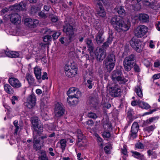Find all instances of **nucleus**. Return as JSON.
Wrapping results in <instances>:
<instances>
[{
	"label": "nucleus",
	"mask_w": 160,
	"mask_h": 160,
	"mask_svg": "<svg viewBox=\"0 0 160 160\" xmlns=\"http://www.w3.org/2000/svg\"><path fill=\"white\" fill-rule=\"evenodd\" d=\"M63 31L66 34L65 41L67 43H69L74 40L75 35L74 32L73 28L67 21L65 22V24L63 26Z\"/></svg>",
	"instance_id": "1"
},
{
	"label": "nucleus",
	"mask_w": 160,
	"mask_h": 160,
	"mask_svg": "<svg viewBox=\"0 0 160 160\" xmlns=\"http://www.w3.org/2000/svg\"><path fill=\"white\" fill-rule=\"evenodd\" d=\"M52 37L51 35H46L43 38V40L44 42H46L51 41Z\"/></svg>",
	"instance_id": "46"
},
{
	"label": "nucleus",
	"mask_w": 160,
	"mask_h": 160,
	"mask_svg": "<svg viewBox=\"0 0 160 160\" xmlns=\"http://www.w3.org/2000/svg\"><path fill=\"white\" fill-rule=\"evenodd\" d=\"M34 73L36 78L38 80L41 78V69L38 67H36L34 69Z\"/></svg>",
	"instance_id": "27"
},
{
	"label": "nucleus",
	"mask_w": 160,
	"mask_h": 160,
	"mask_svg": "<svg viewBox=\"0 0 160 160\" xmlns=\"http://www.w3.org/2000/svg\"><path fill=\"white\" fill-rule=\"evenodd\" d=\"M78 142H80L84 138V136L83 134L80 129H78L77 131Z\"/></svg>",
	"instance_id": "35"
},
{
	"label": "nucleus",
	"mask_w": 160,
	"mask_h": 160,
	"mask_svg": "<svg viewBox=\"0 0 160 160\" xmlns=\"http://www.w3.org/2000/svg\"><path fill=\"white\" fill-rule=\"evenodd\" d=\"M38 16H39L40 17L43 18H47V16L46 14L44 13V12L41 11L38 13Z\"/></svg>",
	"instance_id": "54"
},
{
	"label": "nucleus",
	"mask_w": 160,
	"mask_h": 160,
	"mask_svg": "<svg viewBox=\"0 0 160 160\" xmlns=\"http://www.w3.org/2000/svg\"><path fill=\"white\" fill-rule=\"evenodd\" d=\"M25 78L29 84H32L34 82V79L32 75L30 74L27 73Z\"/></svg>",
	"instance_id": "36"
},
{
	"label": "nucleus",
	"mask_w": 160,
	"mask_h": 160,
	"mask_svg": "<svg viewBox=\"0 0 160 160\" xmlns=\"http://www.w3.org/2000/svg\"><path fill=\"white\" fill-rule=\"evenodd\" d=\"M135 147L138 149H143L144 148V146L141 142H139L136 143Z\"/></svg>",
	"instance_id": "48"
},
{
	"label": "nucleus",
	"mask_w": 160,
	"mask_h": 160,
	"mask_svg": "<svg viewBox=\"0 0 160 160\" xmlns=\"http://www.w3.org/2000/svg\"><path fill=\"white\" fill-rule=\"evenodd\" d=\"M85 123L88 125L92 126L94 124V122L92 120H90L85 122Z\"/></svg>",
	"instance_id": "58"
},
{
	"label": "nucleus",
	"mask_w": 160,
	"mask_h": 160,
	"mask_svg": "<svg viewBox=\"0 0 160 160\" xmlns=\"http://www.w3.org/2000/svg\"><path fill=\"white\" fill-rule=\"evenodd\" d=\"M116 58L113 53H110L108 54L103 63L105 67L108 71L110 72L114 67L116 61Z\"/></svg>",
	"instance_id": "3"
},
{
	"label": "nucleus",
	"mask_w": 160,
	"mask_h": 160,
	"mask_svg": "<svg viewBox=\"0 0 160 160\" xmlns=\"http://www.w3.org/2000/svg\"><path fill=\"white\" fill-rule=\"evenodd\" d=\"M97 100L95 98H91L90 102L91 103L93 104L94 105H95L97 103Z\"/></svg>",
	"instance_id": "60"
},
{
	"label": "nucleus",
	"mask_w": 160,
	"mask_h": 160,
	"mask_svg": "<svg viewBox=\"0 0 160 160\" xmlns=\"http://www.w3.org/2000/svg\"><path fill=\"white\" fill-rule=\"evenodd\" d=\"M138 159L140 160H146L144 155L140 153V155L137 157Z\"/></svg>",
	"instance_id": "55"
},
{
	"label": "nucleus",
	"mask_w": 160,
	"mask_h": 160,
	"mask_svg": "<svg viewBox=\"0 0 160 160\" xmlns=\"http://www.w3.org/2000/svg\"><path fill=\"white\" fill-rule=\"evenodd\" d=\"M135 54H132L125 58L123 61V64L126 71H130L136 59Z\"/></svg>",
	"instance_id": "4"
},
{
	"label": "nucleus",
	"mask_w": 160,
	"mask_h": 160,
	"mask_svg": "<svg viewBox=\"0 0 160 160\" xmlns=\"http://www.w3.org/2000/svg\"><path fill=\"white\" fill-rule=\"evenodd\" d=\"M40 10V8L38 7L35 5H32L31 7L30 12L32 14H34Z\"/></svg>",
	"instance_id": "39"
},
{
	"label": "nucleus",
	"mask_w": 160,
	"mask_h": 160,
	"mask_svg": "<svg viewBox=\"0 0 160 160\" xmlns=\"http://www.w3.org/2000/svg\"><path fill=\"white\" fill-rule=\"evenodd\" d=\"M96 4V10L97 14L99 16L102 17H104L106 15V12L101 2H103V0H94Z\"/></svg>",
	"instance_id": "7"
},
{
	"label": "nucleus",
	"mask_w": 160,
	"mask_h": 160,
	"mask_svg": "<svg viewBox=\"0 0 160 160\" xmlns=\"http://www.w3.org/2000/svg\"><path fill=\"white\" fill-rule=\"evenodd\" d=\"M85 42L90 52H92L94 49V46L92 41L89 39H87Z\"/></svg>",
	"instance_id": "28"
},
{
	"label": "nucleus",
	"mask_w": 160,
	"mask_h": 160,
	"mask_svg": "<svg viewBox=\"0 0 160 160\" xmlns=\"http://www.w3.org/2000/svg\"><path fill=\"white\" fill-rule=\"evenodd\" d=\"M134 91L137 93V95L139 97L142 98V92L140 86H136L135 88Z\"/></svg>",
	"instance_id": "34"
},
{
	"label": "nucleus",
	"mask_w": 160,
	"mask_h": 160,
	"mask_svg": "<svg viewBox=\"0 0 160 160\" xmlns=\"http://www.w3.org/2000/svg\"><path fill=\"white\" fill-rule=\"evenodd\" d=\"M8 82L13 87L18 88L21 86L22 84L19 80L14 78H11L9 79Z\"/></svg>",
	"instance_id": "21"
},
{
	"label": "nucleus",
	"mask_w": 160,
	"mask_h": 160,
	"mask_svg": "<svg viewBox=\"0 0 160 160\" xmlns=\"http://www.w3.org/2000/svg\"><path fill=\"white\" fill-rule=\"evenodd\" d=\"M130 43L132 48L137 52H140L142 51V42L138 39L133 38L130 41Z\"/></svg>",
	"instance_id": "8"
},
{
	"label": "nucleus",
	"mask_w": 160,
	"mask_h": 160,
	"mask_svg": "<svg viewBox=\"0 0 160 160\" xmlns=\"http://www.w3.org/2000/svg\"><path fill=\"white\" fill-rule=\"evenodd\" d=\"M115 11L118 14L123 15L125 13V11L123 8L122 6H117L115 9Z\"/></svg>",
	"instance_id": "32"
},
{
	"label": "nucleus",
	"mask_w": 160,
	"mask_h": 160,
	"mask_svg": "<svg viewBox=\"0 0 160 160\" xmlns=\"http://www.w3.org/2000/svg\"><path fill=\"white\" fill-rule=\"evenodd\" d=\"M13 124L15 127L16 128V129H15V132L14 133V134L17 135V134L18 132V131L19 129V127L18 125V121L17 120L14 121L13 122Z\"/></svg>",
	"instance_id": "44"
},
{
	"label": "nucleus",
	"mask_w": 160,
	"mask_h": 160,
	"mask_svg": "<svg viewBox=\"0 0 160 160\" xmlns=\"http://www.w3.org/2000/svg\"><path fill=\"white\" fill-rule=\"evenodd\" d=\"M95 55L97 60L99 61L103 60L106 56L105 49L101 48H97L95 52Z\"/></svg>",
	"instance_id": "9"
},
{
	"label": "nucleus",
	"mask_w": 160,
	"mask_h": 160,
	"mask_svg": "<svg viewBox=\"0 0 160 160\" xmlns=\"http://www.w3.org/2000/svg\"><path fill=\"white\" fill-rule=\"evenodd\" d=\"M139 106L142 108L146 109L149 108L150 107L148 104L141 101L139 103Z\"/></svg>",
	"instance_id": "38"
},
{
	"label": "nucleus",
	"mask_w": 160,
	"mask_h": 160,
	"mask_svg": "<svg viewBox=\"0 0 160 160\" xmlns=\"http://www.w3.org/2000/svg\"><path fill=\"white\" fill-rule=\"evenodd\" d=\"M39 136L38 134L33 135V148L36 151L42 148V146L40 144V140L39 138H38V136Z\"/></svg>",
	"instance_id": "20"
},
{
	"label": "nucleus",
	"mask_w": 160,
	"mask_h": 160,
	"mask_svg": "<svg viewBox=\"0 0 160 160\" xmlns=\"http://www.w3.org/2000/svg\"><path fill=\"white\" fill-rule=\"evenodd\" d=\"M49 97L48 96L45 97L42 101V102L40 104V107L41 108H43L44 105L47 103L48 102L49 100Z\"/></svg>",
	"instance_id": "40"
},
{
	"label": "nucleus",
	"mask_w": 160,
	"mask_h": 160,
	"mask_svg": "<svg viewBox=\"0 0 160 160\" xmlns=\"http://www.w3.org/2000/svg\"><path fill=\"white\" fill-rule=\"evenodd\" d=\"M139 125L138 123L134 122L132 124L131 130L130 138L134 139L137 137V133L138 130Z\"/></svg>",
	"instance_id": "16"
},
{
	"label": "nucleus",
	"mask_w": 160,
	"mask_h": 160,
	"mask_svg": "<svg viewBox=\"0 0 160 160\" xmlns=\"http://www.w3.org/2000/svg\"><path fill=\"white\" fill-rule=\"evenodd\" d=\"M133 69L135 72H139L141 71L140 67L137 64H135L134 65Z\"/></svg>",
	"instance_id": "47"
},
{
	"label": "nucleus",
	"mask_w": 160,
	"mask_h": 160,
	"mask_svg": "<svg viewBox=\"0 0 160 160\" xmlns=\"http://www.w3.org/2000/svg\"><path fill=\"white\" fill-rule=\"evenodd\" d=\"M65 109L61 103H58L56 104L54 109L55 116L58 118L62 116L64 113Z\"/></svg>",
	"instance_id": "10"
},
{
	"label": "nucleus",
	"mask_w": 160,
	"mask_h": 160,
	"mask_svg": "<svg viewBox=\"0 0 160 160\" xmlns=\"http://www.w3.org/2000/svg\"><path fill=\"white\" fill-rule=\"evenodd\" d=\"M103 33L102 31H99L96 36L95 40L98 44H100L104 42V39L102 37Z\"/></svg>",
	"instance_id": "22"
},
{
	"label": "nucleus",
	"mask_w": 160,
	"mask_h": 160,
	"mask_svg": "<svg viewBox=\"0 0 160 160\" xmlns=\"http://www.w3.org/2000/svg\"><path fill=\"white\" fill-rule=\"evenodd\" d=\"M27 4L25 1H23L20 2L18 4L14 5V8L16 9L19 10H23L25 9Z\"/></svg>",
	"instance_id": "25"
},
{
	"label": "nucleus",
	"mask_w": 160,
	"mask_h": 160,
	"mask_svg": "<svg viewBox=\"0 0 160 160\" xmlns=\"http://www.w3.org/2000/svg\"><path fill=\"white\" fill-rule=\"evenodd\" d=\"M155 128V126L154 125H151L144 128V130L145 131L149 132L153 131Z\"/></svg>",
	"instance_id": "43"
},
{
	"label": "nucleus",
	"mask_w": 160,
	"mask_h": 160,
	"mask_svg": "<svg viewBox=\"0 0 160 160\" xmlns=\"http://www.w3.org/2000/svg\"><path fill=\"white\" fill-rule=\"evenodd\" d=\"M122 18L119 16H116L112 17L111 20V23L116 29L118 26L121 23Z\"/></svg>",
	"instance_id": "17"
},
{
	"label": "nucleus",
	"mask_w": 160,
	"mask_h": 160,
	"mask_svg": "<svg viewBox=\"0 0 160 160\" xmlns=\"http://www.w3.org/2000/svg\"><path fill=\"white\" fill-rule=\"evenodd\" d=\"M131 152L132 154V156H133L136 158H137V157L140 155V153L136 151H131Z\"/></svg>",
	"instance_id": "52"
},
{
	"label": "nucleus",
	"mask_w": 160,
	"mask_h": 160,
	"mask_svg": "<svg viewBox=\"0 0 160 160\" xmlns=\"http://www.w3.org/2000/svg\"><path fill=\"white\" fill-rule=\"evenodd\" d=\"M103 127L105 129H110L111 128V125L107 119L103 120L102 122Z\"/></svg>",
	"instance_id": "31"
},
{
	"label": "nucleus",
	"mask_w": 160,
	"mask_h": 160,
	"mask_svg": "<svg viewBox=\"0 0 160 160\" xmlns=\"http://www.w3.org/2000/svg\"><path fill=\"white\" fill-rule=\"evenodd\" d=\"M6 55L8 57L11 58H16L19 56V53L17 52L12 51H6Z\"/></svg>",
	"instance_id": "26"
},
{
	"label": "nucleus",
	"mask_w": 160,
	"mask_h": 160,
	"mask_svg": "<svg viewBox=\"0 0 160 160\" xmlns=\"http://www.w3.org/2000/svg\"><path fill=\"white\" fill-rule=\"evenodd\" d=\"M10 21L16 25H18L21 22V18L20 15L17 13L12 14L9 15Z\"/></svg>",
	"instance_id": "19"
},
{
	"label": "nucleus",
	"mask_w": 160,
	"mask_h": 160,
	"mask_svg": "<svg viewBox=\"0 0 160 160\" xmlns=\"http://www.w3.org/2000/svg\"><path fill=\"white\" fill-rule=\"evenodd\" d=\"M112 148V146L111 144H108L106 145L104 148V150L106 153L108 154L110 153V150Z\"/></svg>",
	"instance_id": "41"
},
{
	"label": "nucleus",
	"mask_w": 160,
	"mask_h": 160,
	"mask_svg": "<svg viewBox=\"0 0 160 160\" xmlns=\"http://www.w3.org/2000/svg\"><path fill=\"white\" fill-rule=\"evenodd\" d=\"M121 152L122 153L125 155H126L127 153V151L126 148L123 147V148L121 149Z\"/></svg>",
	"instance_id": "61"
},
{
	"label": "nucleus",
	"mask_w": 160,
	"mask_h": 160,
	"mask_svg": "<svg viewBox=\"0 0 160 160\" xmlns=\"http://www.w3.org/2000/svg\"><path fill=\"white\" fill-rule=\"evenodd\" d=\"M25 25L28 27L33 28L36 26L37 24L39 23V21L37 20H32L30 18H26L24 20Z\"/></svg>",
	"instance_id": "18"
},
{
	"label": "nucleus",
	"mask_w": 160,
	"mask_h": 160,
	"mask_svg": "<svg viewBox=\"0 0 160 160\" xmlns=\"http://www.w3.org/2000/svg\"><path fill=\"white\" fill-rule=\"evenodd\" d=\"M143 62L145 65L147 67L150 64V61L147 59H144Z\"/></svg>",
	"instance_id": "62"
},
{
	"label": "nucleus",
	"mask_w": 160,
	"mask_h": 160,
	"mask_svg": "<svg viewBox=\"0 0 160 160\" xmlns=\"http://www.w3.org/2000/svg\"><path fill=\"white\" fill-rule=\"evenodd\" d=\"M53 32H54V33L52 35V37L54 39H57L60 35V33L59 32H57L54 31Z\"/></svg>",
	"instance_id": "49"
},
{
	"label": "nucleus",
	"mask_w": 160,
	"mask_h": 160,
	"mask_svg": "<svg viewBox=\"0 0 160 160\" xmlns=\"http://www.w3.org/2000/svg\"><path fill=\"white\" fill-rule=\"evenodd\" d=\"M54 31H51L50 29H46L44 31V34L46 35H49L51 34Z\"/></svg>",
	"instance_id": "51"
},
{
	"label": "nucleus",
	"mask_w": 160,
	"mask_h": 160,
	"mask_svg": "<svg viewBox=\"0 0 160 160\" xmlns=\"http://www.w3.org/2000/svg\"><path fill=\"white\" fill-rule=\"evenodd\" d=\"M158 119V118L156 117H152L150 118H149L148 120H147V122L148 124H150L151 122H153L154 120H155L157 119Z\"/></svg>",
	"instance_id": "53"
},
{
	"label": "nucleus",
	"mask_w": 160,
	"mask_h": 160,
	"mask_svg": "<svg viewBox=\"0 0 160 160\" xmlns=\"http://www.w3.org/2000/svg\"><path fill=\"white\" fill-rule=\"evenodd\" d=\"M59 143L60 145V148L62 151L63 152L65 149L67 141L65 139H62L60 141Z\"/></svg>",
	"instance_id": "37"
},
{
	"label": "nucleus",
	"mask_w": 160,
	"mask_h": 160,
	"mask_svg": "<svg viewBox=\"0 0 160 160\" xmlns=\"http://www.w3.org/2000/svg\"><path fill=\"white\" fill-rule=\"evenodd\" d=\"M130 27V23L129 21L124 22L122 20L121 24H119L115 29L118 32L126 31L128 30Z\"/></svg>",
	"instance_id": "12"
},
{
	"label": "nucleus",
	"mask_w": 160,
	"mask_h": 160,
	"mask_svg": "<svg viewBox=\"0 0 160 160\" xmlns=\"http://www.w3.org/2000/svg\"><path fill=\"white\" fill-rule=\"evenodd\" d=\"M31 121L34 129L33 135H40L43 131V127L39 123L38 118L37 117H32L31 118Z\"/></svg>",
	"instance_id": "5"
},
{
	"label": "nucleus",
	"mask_w": 160,
	"mask_h": 160,
	"mask_svg": "<svg viewBox=\"0 0 160 160\" xmlns=\"http://www.w3.org/2000/svg\"><path fill=\"white\" fill-rule=\"evenodd\" d=\"M102 135L104 138H109L110 137V133L108 131H104Z\"/></svg>",
	"instance_id": "50"
},
{
	"label": "nucleus",
	"mask_w": 160,
	"mask_h": 160,
	"mask_svg": "<svg viewBox=\"0 0 160 160\" xmlns=\"http://www.w3.org/2000/svg\"><path fill=\"white\" fill-rule=\"evenodd\" d=\"M109 89L110 95L112 97H118L120 95L121 93V89L118 88L116 84L112 86H108Z\"/></svg>",
	"instance_id": "11"
},
{
	"label": "nucleus",
	"mask_w": 160,
	"mask_h": 160,
	"mask_svg": "<svg viewBox=\"0 0 160 160\" xmlns=\"http://www.w3.org/2000/svg\"><path fill=\"white\" fill-rule=\"evenodd\" d=\"M148 30V28L145 26L140 25L135 29L134 35L138 38H141L146 34Z\"/></svg>",
	"instance_id": "6"
},
{
	"label": "nucleus",
	"mask_w": 160,
	"mask_h": 160,
	"mask_svg": "<svg viewBox=\"0 0 160 160\" xmlns=\"http://www.w3.org/2000/svg\"><path fill=\"white\" fill-rule=\"evenodd\" d=\"M39 160H49L47 155L46 152L44 150L41 151L40 155L39 157Z\"/></svg>",
	"instance_id": "33"
},
{
	"label": "nucleus",
	"mask_w": 160,
	"mask_h": 160,
	"mask_svg": "<svg viewBox=\"0 0 160 160\" xmlns=\"http://www.w3.org/2000/svg\"><path fill=\"white\" fill-rule=\"evenodd\" d=\"M92 81V80H88L87 81V83H86V86L89 89L92 88L94 85Z\"/></svg>",
	"instance_id": "42"
},
{
	"label": "nucleus",
	"mask_w": 160,
	"mask_h": 160,
	"mask_svg": "<svg viewBox=\"0 0 160 160\" xmlns=\"http://www.w3.org/2000/svg\"><path fill=\"white\" fill-rule=\"evenodd\" d=\"M140 101H141L139 100L138 101H134L132 102L131 104L133 106H135L138 104L139 105V103L140 102Z\"/></svg>",
	"instance_id": "57"
},
{
	"label": "nucleus",
	"mask_w": 160,
	"mask_h": 160,
	"mask_svg": "<svg viewBox=\"0 0 160 160\" xmlns=\"http://www.w3.org/2000/svg\"><path fill=\"white\" fill-rule=\"evenodd\" d=\"M154 79H158L160 78V73L156 74L153 76Z\"/></svg>",
	"instance_id": "64"
},
{
	"label": "nucleus",
	"mask_w": 160,
	"mask_h": 160,
	"mask_svg": "<svg viewBox=\"0 0 160 160\" xmlns=\"http://www.w3.org/2000/svg\"><path fill=\"white\" fill-rule=\"evenodd\" d=\"M78 99L73 97L72 95L68 96L67 101L70 105L76 104L78 103Z\"/></svg>",
	"instance_id": "23"
},
{
	"label": "nucleus",
	"mask_w": 160,
	"mask_h": 160,
	"mask_svg": "<svg viewBox=\"0 0 160 160\" xmlns=\"http://www.w3.org/2000/svg\"><path fill=\"white\" fill-rule=\"evenodd\" d=\"M112 39L113 38L111 36H109L108 39L107 40L103 43L101 48L104 49L107 48L109 45L111 44Z\"/></svg>",
	"instance_id": "30"
},
{
	"label": "nucleus",
	"mask_w": 160,
	"mask_h": 160,
	"mask_svg": "<svg viewBox=\"0 0 160 160\" xmlns=\"http://www.w3.org/2000/svg\"><path fill=\"white\" fill-rule=\"evenodd\" d=\"M149 16L145 13L140 14L138 16L139 20L143 22H149Z\"/></svg>",
	"instance_id": "24"
},
{
	"label": "nucleus",
	"mask_w": 160,
	"mask_h": 160,
	"mask_svg": "<svg viewBox=\"0 0 160 160\" xmlns=\"http://www.w3.org/2000/svg\"><path fill=\"white\" fill-rule=\"evenodd\" d=\"M102 138H100L99 137H97V141L98 142H100V144H99L102 147H103V143L102 142Z\"/></svg>",
	"instance_id": "56"
},
{
	"label": "nucleus",
	"mask_w": 160,
	"mask_h": 160,
	"mask_svg": "<svg viewBox=\"0 0 160 160\" xmlns=\"http://www.w3.org/2000/svg\"><path fill=\"white\" fill-rule=\"evenodd\" d=\"M48 150L49 151V154L52 156H54L55 155L54 153L53 152V149L52 148H49L48 149Z\"/></svg>",
	"instance_id": "59"
},
{
	"label": "nucleus",
	"mask_w": 160,
	"mask_h": 160,
	"mask_svg": "<svg viewBox=\"0 0 160 160\" xmlns=\"http://www.w3.org/2000/svg\"><path fill=\"white\" fill-rule=\"evenodd\" d=\"M41 78L42 80H44L45 79H48V78L47 77V73L46 72H44L43 73V74L42 77H41Z\"/></svg>",
	"instance_id": "63"
},
{
	"label": "nucleus",
	"mask_w": 160,
	"mask_h": 160,
	"mask_svg": "<svg viewBox=\"0 0 160 160\" xmlns=\"http://www.w3.org/2000/svg\"><path fill=\"white\" fill-rule=\"evenodd\" d=\"M36 102V98L34 94L30 95L27 98L25 105L29 108H32L35 106Z\"/></svg>",
	"instance_id": "13"
},
{
	"label": "nucleus",
	"mask_w": 160,
	"mask_h": 160,
	"mask_svg": "<svg viewBox=\"0 0 160 160\" xmlns=\"http://www.w3.org/2000/svg\"><path fill=\"white\" fill-rule=\"evenodd\" d=\"M87 117L89 118L96 119L97 118V115L95 113L93 112H90L87 114Z\"/></svg>",
	"instance_id": "45"
},
{
	"label": "nucleus",
	"mask_w": 160,
	"mask_h": 160,
	"mask_svg": "<svg viewBox=\"0 0 160 160\" xmlns=\"http://www.w3.org/2000/svg\"><path fill=\"white\" fill-rule=\"evenodd\" d=\"M70 94H71L73 97L78 98L81 96V93L78 88L72 87L69 88L67 92V94L68 96L70 95Z\"/></svg>",
	"instance_id": "15"
},
{
	"label": "nucleus",
	"mask_w": 160,
	"mask_h": 160,
	"mask_svg": "<svg viewBox=\"0 0 160 160\" xmlns=\"http://www.w3.org/2000/svg\"><path fill=\"white\" fill-rule=\"evenodd\" d=\"M111 76L112 80L115 82L124 84L128 81V80L123 76L122 71L118 69H116L113 71Z\"/></svg>",
	"instance_id": "2"
},
{
	"label": "nucleus",
	"mask_w": 160,
	"mask_h": 160,
	"mask_svg": "<svg viewBox=\"0 0 160 160\" xmlns=\"http://www.w3.org/2000/svg\"><path fill=\"white\" fill-rule=\"evenodd\" d=\"M77 68H72L71 67L66 66L65 67V73L68 77H73L77 74Z\"/></svg>",
	"instance_id": "14"
},
{
	"label": "nucleus",
	"mask_w": 160,
	"mask_h": 160,
	"mask_svg": "<svg viewBox=\"0 0 160 160\" xmlns=\"http://www.w3.org/2000/svg\"><path fill=\"white\" fill-rule=\"evenodd\" d=\"M4 89L6 92L9 94H12L14 90L12 87L8 84H6L4 85Z\"/></svg>",
	"instance_id": "29"
}]
</instances>
